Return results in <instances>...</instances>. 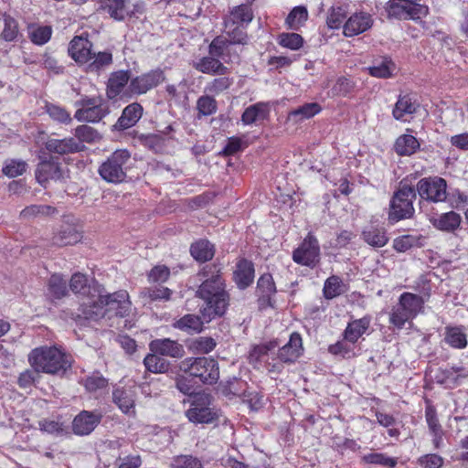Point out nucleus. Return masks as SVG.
Wrapping results in <instances>:
<instances>
[{
	"mask_svg": "<svg viewBox=\"0 0 468 468\" xmlns=\"http://www.w3.org/2000/svg\"><path fill=\"white\" fill-rule=\"evenodd\" d=\"M198 112L202 115H211L217 111V102L210 96H201L197 101Z\"/></svg>",
	"mask_w": 468,
	"mask_h": 468,
	"instance_id": "nucleus-58",
	"label": "nucleus"
},
{
	"mask_svg": "<svg viewBox=\"0 0 468 468\" xmlns=\"http://www.w3.org/2000/svg\"><path fill=\"white\" fill-rule=\"evenodd\" d=\"M303 350L301 335L298 333H292L288 343L279 350L278 357L283 363H292L301 356Z\"/></svg>",
	"mask_w": 468,
	"mask_h": 468,
	"instance_id": "nucleus-20",
	"label": "nucleus"
},
{
	"mask_svg": "<svg viewBox=\"0 0 468 468\" xmlns=\"http://www.w3.org/2000/svg\"><path fill=\"white\" fill-rule=\"evenodd\" d=\"M373 25L371 16L367 13H356L352 15L343 26V33L346 37L359 35Z\"/></svg>",
	"mask_w": 468,
	"mask_h": 468,
	"instance_id": "nucleus-17",
	"label": "nucleus"
},
{
	"mask_svg": "<svg viewBox=\"0 0 468 468\" xmlns=\"http://www.w3.org/2000/svg\"><path fill=\"white\" fill-rule=\"evenodd\" d=\"M143 107L137 102H133L126 106L121 117L114 124V128L117 130H126L133 127L143 115Z\"/></svg>",
	"mask_w": 468,
	"mask_h": 468,
	"instance_id": "nucleus-22",
	"label": "nucleus"
},
{
	"mask_svg": "<svg viewBox=\"0 0 468 468\" xmlns=\"http://www.w3.org/2000/svg\"><path fill=\"white\" fill-rule=\"evenodd\" d=\"M445 341L452 347H464L467 344L465 328L463 326L446 327Z\"/></svg>",
	"mask_w": 468,
	"mask_h": 468,
	"instance_id": "nucleus-36",
	"label": "nucleus"
},
{
	"mask_svg": "<svg viewBox=\"0 0 468 468\" xmlns=\"http://www.w3.org/2000/svg\"><path fill=\"white\" fill-rule=\"evenodd\" d=\"M364 240L373 247H383L388 242V237L383 229L369 227L363 231Z\"/></svg>",
	"mask_w": 468,
	"mask_h": 468,
	"instance_id": "nucleus-41",
	"label": "nucleus"
},
{
	"mask_svg": "<svg viewBox=\"0 0 468 468\" xmlns=\"http://www.w3.org/2000/svg\"><path fill=\"white\" fill-rule=\"evenodd\" d=\"M92 44L82 37H74L69 45V53L78 63H89L92 58Z\"/></svg>",
	"mask_w": 468,
	"mask_h": 468,
	"instance_id": "nucleus-18",
	"label": "nucleus"
},
{
	"mask_svg": "<svg viewBox=\"0 0 468 468\" xmlns=\"http://www.w3.org/2000/svg\"><path fill=\"white\" fill-rule=\"evenodd\" d=\"M446 181L441 177H430L420 180L417 191L422 199L431 202H442L446 199Z\"/></svg>",
	"mask_w": 468,
	"mask_h": 468,
	"instance_id": "nucleus-11",
	"label": "nucleus"
},
{
	"mask_svg": "<svg viewBox=\"0 0 468 468\" xmlns=\"http://www.w3.org/2000/svg\"><path fill=\"white\" fill-rule=\"evenodd\" d=\"M27 166L24 161L11 160L4 166L3 173L9 177H16L27 170Z\"/></svg>",
	"mask_w": 468,
	"mask_h": 468,
	"instance_id": "nucleus-59",
	"label": "nucleus"
},
{
	"mask_svg": "<svg viewBox=\"0 0 468 468\" xmlns=\"http://www.w3.org/2000/svg\"><path fill=\"white\" fill-rule=\"evenodd\" d=\"M415 198L416 193L413 187L407 185L401 186L390 202L388 220L394 223L410 218L414 213Z\"/></svg>",
	"mask_w": 468,
	"mask_h": 468,
	"instance_id": "nucleus-7",
	"label": "nucleus"
},
{
	"mask_svg": "<svg viewBox=\"0 0 468 468\" xmlns=\"http://www.w3.org/2000/svg\"><path fill=\"white\" fill-rule=\"evenodd\" d=\"M171 468H202L201 462L191 455H179L173 459Z\"/></svg>",
	"mask_w": 468,
	"mask_h": 468,
	"instance_id": "nucleus-55",
	"label": "nucleus"
},
{
	"mask_svg": "<svg viewBox=\"0 0 468 468\" xmlns=\"http://www.w3.org/2000/svg\"><path fill=\"white\" fill-rule=\"evenodd\" d=\"M172 292L167 287L145 288L140 292L144 304L158 300H169Z\"/></svg>",
	"mask_w": 468,
	"mask_h": 468,
	"instance_id": "nucleus-40",
	"label": "nucleus"
},
{
	"mask_svg": "<svg viewBox=\"0 0 468 468\" xmlns=\"http://www.w3.org/2000/svg\"><path fill=\"white\" fill-rule=\"evenodd\" d=\"M423 308L424 299L420 295L403 292L389 313V323L397 329H402L407 323L410 324Z\"/></svg>",
	"mask_w": 468,
	"mask_h": 468,
	"instance_id": "nucleus-4",
	"label": "nucleus"
},
{
	"mask_svg": "<svg viewBox=\"0 0 468 468\" xmlns=\"http://www.w3.org/2000/svg\"><path fill=\"white\" fill-rule=\"evenodd\" d=\"M322 111V107L317 102L305 103L288 114V120L295 123L308 120Z\"/></svg>",
	"mask_w": 468,
	"mask_h": 468,
	"instance_id": "nucleus-29",
	"label": "nucleus"
},
{
	"mask_svg": "<svg viewBox=\"0 0 468 468\" xmlns=\"http://www.w3.org/2000/svg\"><path fill=\"white\" fill-rule=\"evenodd\" d=\"M164 80V71L156 69L133 79L129 85V90L132 94H144Z\"/></svg>",
	"mask_w": 468,
	"mask_h": 468,
	"instance_id": "nucleus-13",
	"label": "nucleus"
},
{
	"mask_svg": "<svg viewBox=\"0 0 468 468\" xmlns=\"http://www.w3.org/2000/svg\"><path fill=\"white\" fill-rule=\"evenodd\" d=\"M102 415L97 411L83 410L73 420L72 429L75 434L88 435L101 422Z\"/></svg>",
	"mask_w": 468,
	"mask_h": 468,
	"instance_id": "nucleus-15",
	"label": "nucleus"
},
{
	"mask_svg": "<svg viewBox=\"0 0 468 468\" xmlns=\"http://www.w3.org/2000/svg\"><path fill=\"white\" fill-rule=\"evenodd\" d=\"M370 325V319L363 317L360 319L353 320L348 323L346 330L344 331V339L351 344H355L366 333Z\"/></svg>",
	"mask_w": 468,
	"mask_h": 468,
	"instance_id": "nucleus-26",
	"label": "nucleus"
},
{
	"mask_svg": "<svg viewBox=\"0 0 468 468\" xmlns=\"http://www.w3.org/2000/svg\"><path fill=\"white\" fill-rule=\"evenodd\" d=\"M195 68L206 74H220L227 72V68L217 58L205 57L195 64Z\"/></svg>",
	"mask_w": 468,
	"mask_h": 468,
	"instance_id": "nucleus-34",
	"label": "nucleus"
},
{
	"mask_svg": "<svg viewBox=\"0 0 468 468\" xmlns=\"http://www.w3.org/2000/svg\"><path fill=\"white\" fill-rule=\"evenodd\" d=\"M84 387L90 393H101L108 387V381L101 374L94 373L84 381Z\"/></svg>",
	"mask_w": 468,
	"mask_h": 468,
	"instance_id": "nucleus-50",
	"label": "nucleus"
},
{
	"mask_svg": "<svg viewBox=\"0 0 468 468\" xmlns=\"http://www.w3.org/2000/svg\"><path fill=\"white\" fill-rule=\"evenodd\" d=\"M319 259V244L312 234H308L301 245L292 252L294 262L311 268H314L318 263Z\"/></svg>",
	"mask_w": 468,
	"mask_h": 468,
	"instance_id": "nucleus-9",
	"label": "nucleus"
},
{
	"mask_svg": "<svg viewBox=\"0 0 468 468\" xmlns=\"http://www.w3.org/2000/svg\"><path fill=\"white\" fill-rule=\"evenodd\" d=\"M232 81L227 77H220L215 79L213 81L208 83L206 86V91L213 94H218L227 89H229L231 85Z\"/></svg>",
	"mask_w": 468,
	"mask_h": 468,
	"instance_id": "nucleus-64",
	"label": "nucleus"
},
{
	"mask_svg": "<svg viewBox=\"0 0 468 468\" xmlns=\"http://www.w3.org/2000/svg\"><path fill=\"white\" fill-rule=\"evenodd\" d=\"M0 23H3L4 25L2 37L5 41H13L18 34L16 21L9 16H4L3 20H0Z\"/></svg>",
	"mask_w": 468,
	"mask_h": 468,
	"instance_id": "nucleus-56",
	"label": "nucleus"
},
{
	"mask_svg": "<svg viewBox=\"0 0 468 468\" xmlns=\"http://www.w3.org/2000/svg\"><path fill=\"white\" fill-rule=\"evenodd\" d=\"M345 292V285L340 278L329 277L324 286V294L326 299H333Z\"/></svg>",
	"mask_w": 468,
	"mask_h": 468,
	"instance_id": "nucleus-49",
	"label": "nucleus"
},
{
	"mask_svg": "<svg viewBox=\"0 0 468 468\" xmlns=\"http://www.w3.org/2000/svg\"><path fill=\"white\" fill-rule=\"evenodd\" d=\"M234 279L240 289L248 287L254 279V268L251 261L240 260L234 271Z\"/></svg>",
	"mask_w": 468,
	"mask_h": 468,
	"instance_id": "nucleus-25",
	"label": "nucleus"
},
{
	"mask_svg": "<svg viewBox=\"0 0 468 468\" xmlns=\"http://www.w3.org/2000/svg\"><path fill=\"white\" fill-rule=\"evenodd\" d=\"M396 69V64L390 58L387 57L377 59L372 66L367 68V70L372 77L379 79L392 77Z\"/></svg>",
	"mask_w": 468,
	"mask_h": 468,
	"instance_id": "nucleus-27",
	"label": "nucleus"
},
{
	"mask_svg": "<svg viewBox=\"0 0 468 468\" xmlns=\"http://www.w3.org/2000/svg\"><path fill=\"white\" fill-rule=\"evenodd\" d=\"M423 238L420 235L407 234L398 237L393 241V248L399 252H405L413 247H420Z\"/></svg>",
	"mask_w": 468,
	"mask_h": 468,
	"instance_id": "nucleus-39",
	"label": "nucleus"
},
{
	"mask_svg": "<svg viewBox=\"0 0 468 468\" xmlns=\"http://www.w3.org/2000/svg\"><path fill=\"white\" fill-rule=\"evenodd\" d=\"M52 28L49 26L32 25L28 27V36L37 45L46 44L51 37Z\"/></svg>",
	"mask_w": 468,
	"mask_h": 468,
	"instance_id": "nucleus-44",
	"label": "nucleus"
},
{
	"mask_svg": "<svg viewBox=\"0 0 468 468\" xmlns=\"http://www.w3.org/2000/svg\"><path fill=\"white\" fill-rule=\"evenodd\" d=\"M75 136L85 143H94L100 140V133L89 125H80L75 130Z\"/></svg>",
	"mask_w": 468,
	"mask_h": 468,
	"instance_id": "nucleus-53",
	"label": "nucleus"
},
{
	"mask_svg": "<svg viewBox=\"0 0 468 468\" xmlns=\"http://www.w3.org/2000/svg\"><path fill=\"white\" fill-rule=\"evenodd\" d=\"M431 222L440 230L452 231L460 226L461 217L456 212L450 211L431 218Z\"/></svg>",
	"mask_w": 468,
	"mask_h": 468,
	"instance_id": "nucleus-30",
	"label": "nucleus"
},
{
	"mask_svg": "<svg viewBox=\"0 0 468 468\" xmlns=\"http://www.w3.org/2000/svg\"><path fill=\"white\" fill-rule=\"evenodd\" d=\"M131 158L130 153L125 149H118L103 162L100 168V176L109 183H121L126 177V164Z\"/></svg>",
	"mask_w": 468,
	"mask_h": 468,
	"instance_id": "nucleus-6",
	"label": "nucleus"
},
{
	"mask_svg": "<svg viewBox=\"0 0 468 468\" xmlns=\"http://www.w3.org/2000/svg\"><path fill=\"white\" fill-rule=\"evenodd\" d=\"M191 255L199 261H207L214 256L213 245L207 240H198L191 246Z\"/></svg>",
	"mask_w": 468,
	"mask_h": 468,
	"instance_id": "nucleus-38",
	"label": "nucleus"
},
{
	"mask_svg": "<svg viewBox=\"0 0 468 468\" xmlns=\"http://www.w3.org/2000/svg\"><path fill=\"white\" fill-rule=\"evenodd\" d=\"M174 326L187 333H199L203 327L201 319L194 314H186L177 320Z\"/></svg>",
	"mask_w": 468,
	"mask_h": 468,
	"instance_id": "nucleus-43",
	"label": "nucleus"
},
{
	"mask_svg": "<svg viewBox=\"0 0 468 468\" xmlns=\"http://www.w3.org/2000/svg\"><path fill=\"white\" fill-rule=\"evenodd\" d=\"M209 397L205 393H195L191 400L192 407L186 411L187 419L194 423H209L215 417V412L207 406Z\"/></svg>",
	"mask_w": 468,
	"mask_h": 468,
	"instance_id": "nucleus-12",
	"label": "nucleus"
},
{
	"mask_svg": "<svg viewBox=\"0 0 468 468\" xmlns=\"http://www.w3.org/2000/svg\"><path fill=\"white\" fill-rule=\"evenodd\" d=\"M225 32L229 36L228 40L231 44H246L247 33L243 25H239L231 21L225 22Z\"/></svg>",
	"mask_w": 468,
	"mask_h": 468,
	"instance_id": "nucleus-42",
	"label": "nucleus"
},
{
	"mask_svg": "<svg viewBox=\"0 0 468 468\" xmlns=\"http://www.w3.org/2000/svg\"><path fill=\"white\" fill-rule=\"evenodd\" d=\"M277 345L275 342H269L266 344L257 345L251 347L249 353V362L255 368H260L263 363L268 364L270 371H280L281 366L279 364H271L269 361L270 355L273 353Z\"/></svg>",
	"mask_w": 468,
	"mask_h": 468,
	"instance_id": "nucleus-14",
	"label": "nucleus"
},
{
	"mask_svg": "<svg viewBox=\"0 0 468 468\" xmlns=\"http://www.w3.org/2000/svg\"><path fill=\"white\" fill-rule=\"evenodd\" d=\"M418 104L409 95L399 96L392 111L393 117L400 122H407V117L413 114Z\"/></svg>",
	"mask_w": 468,
	"mask_h": 468,
	"instance_id": "nucleus-28",
	"label": "nucleus"
},
{
	"mask_svg": "<svg viewBox=\"0 0 468 468\" xmlns=\"http://www.w3.org/2000/svg\"><path fill=\"white\" fill-rule=\"evenodd\" d=\"M46 148L49 152L59 154H65L80 150V144L73 138L65 139H48L46 143Z\"/></svg>",
	"mask_w": 468,
	"mask_h": 468,
	"instance_id": "nucleus-31",
	"label": "nucleus"
},
{
	"mask_svg": "<svg viewBox=\"0 0 468 468\" xmlns=\"http://www.w3.org/2000/svg\"><path fill=\"white\" fill-rule=\"evenodd\" d=\"M113 400L125 414H134V395L129 389L116 388L113 391Z\"/></svg>",
	"mask_w": 468,
	"mask_h": 468,
	"instance_id": "nucleus-33",
	"label": "nucleus"
},
{
	"mask_svg": "<svg viewBox=\"0 0 468 468\" xmlns=\"http://www.w3.org/2000/svg\"><path fill=\"white\" fill-rule=\"evenodd\" d=\"M179 368L205 384L216 383L219 378L217 361L208 357H187L181 361Z\"/></svg>",
	"mask_w": 468,
	"mask_h": 468,
	"instance_id": "nucleus-5",
	"label": "nucleus"
},
{
	"mask_svg": "<svg viewBox=\"0 0 468 468\" xmlns=\"http://www.w3.org/2000/svg\"><path fill=\"white\" fill-rule=\"evenodd\" d=\"M107 12L115 20H124L141 12V5L129 0H107Z\"/></svg>",
	"mask_w": 468,
	"mask_h": 468,
	"instance_id": "nucleus-16",
	"label": "nucleus"
},
{
	"mask_svg": "<svg viewBox=\"0 0 468 468\" xmlns=\"http://www.w3.org/2000/svg\"><path fill=\"white\" fill-rule=\"evenodd\" d=\"M216 346L215 341L210 337H199L191 344V348L199 354H207Z\"/></svg>",
	"mask_w": 468,
	"mask_h": 468,
	"instance_id": "nucleus-61",
	"label": "nucleus"
},
{
	"mask_svg": "<svg viewBox=\"0 0 468 468\" xmlns=\"http://www.w3.org/2000/svg\"><path fill=\"white\" fill-rule=\"evenodd\" d=\"M78 104L80 107L74 117L79 122H98L108 114V109L100 97L84 98Z\"/></svg>",
	"mask_w": 468,
	"mask_h": 468,
	"instance_id": "nucleus-8",
	"label": "nucleus"
},
{
	"mask_svg": "<svg viewBox=\"0 0 468 468\" xmlns=\"http://www.w3.org/2000/svg\"><path fill=\"white\" fill-rule=\"evenodd\" d=\"M277 42L282 48L298 50L303 45V38L297 33H282L278 36Z\"/></svg>",
	"mask_w": 468,
	"mask_h": 468,
	"instance_id": "nucleus-48",
	"label": "nucleus"
},
{
	"mask_svg": "<svg viewBox=\"0 0 468 468\" xmlns=\"http://www.w3.org/2000/svg\"><path fill=\"white\" fill-rule=\"evenodd\" d=\"M346 19V11L343 7H333L327 16V25L332 29H338Z\"/></svg>",
	"mask_w": 468,
	"mask_h": 468,
	"instance_id": "nucleus-57",
	"label": "nucleus"
},
{
	"mask_svg": "<svg viewBox=\"0 0 468 468\" xmlns=\"http://www.w3.org/2000/svg\"><path fill=\"white\" fill-rule=\"evenodd\" d=\"M112 57L109 52H92V58L90 61L89 67L91 70H98L103 66L112 63Z\"/></svg>",
	"mask_w": 468,
	"mask_h": 468,
	"instance_id": "nucleus-62",
	"label": "nucleus"
},
{
	"mask_svg": "<svg viewBox=\"0 0 468 468\" xmlns=\"http://www.w3.org/2000/svg\"><path fill=\"white\" fill-rule=\"evenodd\" d=\"M419 146L418 140L411 134H403L395 143V150L399 155H410Z\"/></svg>",
	"mask_w": 468,
	"mask_h": 468,
	"instance_id": "nucleus-37",
	"label": "nucleus"
},
{
	"mask_svg": "<svg viewBox=\"0 0 468 468\" xmlns=\"http://www.w3.org/2000/svg\"><path fill=\"white\" fill-rule=\"evenodd\" d=\"M48 293L55 299H60L66 295V282L60 275H51L48 282Z\"/></svg>",
	"mask_w": 468,
	"mask_h": 468,
	"instance_id": "nucleus-51",
	"label": "nucleus"
},
{
	"mask_svg": "<svg viewBox=\"0 0 468 468\" xmlns=\"http://www.w3.org/2000/svg\"><path fill=\"white\" fill-rule=\"evenodd\" d=\"M150 351L170 357H182L185 354L181 344L169 338L155 339L149 344Z\"/></svg>",
	"mask_w": 468,
	"mask_h": 468,
	"instance_id": "nucleus-19",
	"label": "nucleus"
},
{
	"mask_svg": "<svg viewBox=\"0 0 468 468\" xmlns=\"http://www.w3.org/2000/svg\"><path fill=\"white\" fill-rule=\"evenodd\" d=\"M352 90V82L345 77H340L332 87L330 93L332 96H346Z\"/></svg>",
	"mask_w": 468,
	"mask_h": 468,
	"instance_id": "nucleus-60",
	"label": "nucleus"
},
{
	"mask_svg": "<svg viewBox=\"0 0 468 468\" xmlns=\"http://www.w3.org/2000/svg\"><path fill=\"white\" fill-rule=\"evenodd\" d=\"M129 79L130 76L128 71L121 70L115 72L109 80L107 90L108 96L110 98H114L115 96L120 94L122 89L128 83Z\"/></svg>",
	"mask_w": 468,
	"mask_h": 468,
	"instance_id": "nucleus-35",
	"label": "nucleus"
},
{
	"mask_svg": "<svg viewBox=\"0 0 468 468\" xmlns=\"http://www.w3.org/2000/svg\"><path fill=\"white\" fill-rule=\"evenodd\" d=\"M307 18V9L304 6H296L289 13L286 25L289 28L297 30L305 23Z\"/></svg>",
	"mask_w": 468,
	"mask_h": 468,
	"instance_id": "nucleus-45",
	"label": "nucleus"
},
{
	"mask_svg": "<svg viewBox=\"0 0 468 468\" xmlns=\"http://www.w3.org/2000/svg\"><path fill=\"white\" fill-rule=\"evenodd\" d=\"M62 176L60 166L52 160L41 162L36 170V178L43 186L50 180H59Z\"/></svg>",
	"mask_w": 468,
	"mask_h": 468,
	"instance_id": "nucleus-21",
	"label": "nucleus"
},
{
	"mask_svg": "<svg viewBox=\"0 0 468 468\" xmlns=\"http://www.w3.org/2000/svg\"><path fill=\"white\" fill-rule=\"evenodd\" d=\"M158 355V353L152 352L144 359V364L146 369L154 374L164 373L168 368L167 361L160 357Z\"/></svg>",
	"mask_w": 468,
	"mask_h": 468,
	"instance_id": "nucleus-46",
	"label": "nucleus"
},
{
	"mask_svg": "<svg viewBox=\"0 0 468 468\" xmlns=\"http://www.w3.org/2000/svg\"><path fill=\"white\" fill-rule=\"evenodd\" d=\"M270 113L268 103L258 102L245 109L241 115V122L244 125H250L265 120Z\"/></svg>",
	"mask_w": 468,
	"mask_h": 468,
	"instance_id": "nucleus-24",
	"label": "nucleus"
},
{
	"mask_svg": "<svg viewBox=\"0 0 468 468\" xmlns=\"http://www.w3.org/2000/svg\"><path fill=\"white\" fill-rule=\"evenodd\" d=\"M362 460L366 463L382 465L389 468H394L397 464V460L395 458H391L384 453L378 452L364 455Z\"/></svg>",
	"mask_w": 468,
	"mask_h": 468,
	"instance_id": "nucleus-52",
	"label": "nucleus"
},
{
	"mask_svg": "<svg viewBox=\"0 0 468 468\" xmlns=\"http://www.w3.org/2000/svg\"><path fill=\"white\" fill-rule=\"evenodd\" d=\"M258 289L263 296H270L276 292L273 278L270 273L261 275L258 281Z\"/></svg>",
	"mask_w": 468,
	"mask_h": 468,
	"instance_id": "nucleus-63",
	"label": "nucleus"
},
{
	"mask_svg": "<svg viewBox=\"0 0 468 468\" xmlns=\"http://www.w3.org/2000/svg\"><path fill=\"white\" fill-rule=\"evenodd\" d=\"M46 110L49 117L58 122L68 124L71 122V117L69 112H68L64 108L55 105V104H47Z\"/></svg>",
	"mask_w": 468,
	"mask_h": 468,
	"instance_id": "nucleus-54",
	"label": "nucleus"
},
{
	"mask_svg": "<svg viewBox=\"0 0 468 468\" xmlns=\"http://www.w3.org/2000/svg\"><path fill=\"white\" fill-rule=\"evenodd\" d=\"M82 314L88 319H99L114 314L123 317L131 311L132 303L126 291H119L105 295H92L81 303Z\"/></svg>",
	"mask_w": 468,
	"mask_h": 468,
	"instance_id": "nucleus-2",
	"label": "nucleus"
},
{
	"mask_svg": "<svg viewBox=\"0 0 468 468\" xmlns=\"http://www.w3.org/2000/svg\"><path fill=\"white\" fill-rule=\"evenodd\" d=\"M388 12L390 16L399 19L417 20L428 14V7L417 3L406 0H391Z\"/></svg>",
	"mask_w": 468,
	"mask_h": 468,
	"instance_id": "nucleus-10",
	"label": "nucleus"
},
{
	"mask_svg": "<svg viewBox=\"0 0 468 468\" xmlns=\"http://www.w3.org/2000/svg\"><path fill=\"white\" fill-rule=\"evenodd\" d=\"M81 233L73 226L66 225L54 235L53 243L58 246H68L78 243L81 239Z\"/></svg>",
	"mask_w": 468,
	"mask_h": 468,
	"instance_id": "nucleus-32",
	"label": "nucleus"
},
{
	"mask_svg": "<svg viewBox=\"0 0 468 468\" xmlns=\"http://www.w3.org/2000/svg\"><path fill=\"white\" fill-rule=\"evenodd\" d=\"M467 377V372L463 367L446 368L441 370L435 377L437 382L444 385L446 388H452L463 383Z\"/></svg>",
	"mask_w": 468,
	"mask_h": 468,
	"instance_id": "nucleus-23",
	"label": "nucleus"
},
{
	"mask_svg": "<svg viewBox=\"0 0 468 468\" xmlns=\"http://www.w3.org/2000/svg\"><path fill=\"white\" fill-rule=\"evenodd\" d=\"M253 18L251 8L247 5L236 6L231 11L226 21H231L239 25L249 24Z\"/></svg>",
	"mask_w": 468,
	"mask_h": 468,
	"instance_id": "nucleus-47",
	"label": "nucleus"
},
{
	"mask_svg": "<svg viewBox=\"0 0 468 468\" xmlns=\"http://www.w3.org/2000/svg\"><path fill=\"white\" fill-rule=\"evenodd\" d=\"M198 277L202 283L197 294L206 304L201 312L204 319L208 322L216 315H222L225 313L228 294L220 271L216 266H206L198 273Z\"/></svg>",
	"mask_w": 468,
	"mask_h": 468,
	"instance_id": "nucleus-1",
	"label": "nucleus"
},
{
	"mask_svg": "<svg viewBox=\"0 0 468 468\" xmlns=\"http://www.w3.org/2000/svg\"><path fill=\"white\" fill-rule=\"evenodd\" d=\"M28 361L36 372L47 374L64 373L71 366L69 356L56 346H42L33 349Z\"/></svg>",
	"mask_w": 468,
	"mask_h": 468,
	"instance_id": "nucleus-3",
	"label": "nucleus"
}]
</instances>
